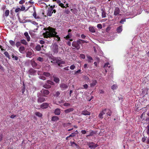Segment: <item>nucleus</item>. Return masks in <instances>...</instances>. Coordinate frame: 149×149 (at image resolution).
Here are the masks:
<instances>
[{
	"mask_svg": "<svg viewBox=\"0 0 149 149\" xmlns=\"http://www.w3.org/2000/svg\"><path fill=\"white\" fill-rule=\"evenodd\" d=\"M97 27L99 29H101L102 28V26L101 24H99L97 25Z\"/></svg>",
	"mask_w": 149,
	"mask_h": 149,
	"instance_id": "52",
	"label": "nucleus"
},
{
	"mask_svg": "<svg viewBox=\"0 0 149 149\" xmlns=\"http://www.w3.org/2000/svg\"><path fill=\"white\" fill-rule=\"evenodd\" d=\"M80 57L83 59H84L85 58V56L83 54H81L80 56Z\"/></svg>",
	"mask_w": 149,
	"mask_h": 149,
	"instance_id": "60",
	"label": "nucleus"
},
{
	"mask_svg": "<svg viewBox=\"0 0 149 149\" xmlns=\"http://www.w3.org/2000/svg\"><path fill=\"white\" fill-rule=\"evenodd\" d=\"M21 44L20 42L17 41L16 42L15 45L17 47H18L19 46H20L21 45Z\"/></svg>",
	"mask_w": 149,
	"mask_h": 149,
	"instance_id": "37",
	"label": "nucleus"
},
{
	"mask_svg": "<svg viewBox=\"0 0 149 149\" xmlns=\"http://www.w3.org/2000/svg\"><path fill=\"white\" fill-rule=\"evenodd\" d=\"M72 35L70 33H68V35L64 37V38L67 40H70V41H72V39L71 38Z\"/></svg>",
	"mask_w": 149,
	"mask_h": 149,
	"instance_id": "11",
	"label": "nucleus"
},
{
	"mask_svg": "<svg viewBox=\"0 0 149 149\" xmlns=\"http://www.w3.org/2000/svg\"><path fill=\"white\" fill-rule=\"evenodd\" d=\"M63 105L65 106L68 107L70 105V104L68 103H65Z\"/></svg>",
	"mask_w": 149,
	"mask_h": 149,
	"instance_id": "59",
	"label": "nucleus"
},
{
	"mask_svg": "<svg viewBox=\"0 0 149 149\" xmlns=\"http://www.w3.org/2000/svg\"><path fill=\"white\" fill-rule=\"evenodd\" d=\"M38 102L41 103L45 101V99L44 97H39L38 94Z\"/></svg>",
	"mask_w": 149,
	"mask_h": 149,
	"instance_id": "14",
	"label": "nucleus"
},
{
	"mask_svg": "<svg viewBox=\"0 0 149 149\" xmlns=\"http://www.w3.org/2000/svg\"><path fill=\"white\" fill-rule=\"evenodd\" d=\"M39 43L41 44H43L45 43V42L43 40H40Z\"/></svg>",
	"mask_w": 149,
	"mask_h": 149,
	"instance_id": "64",
	"label": "nucleus"
},
{
	"mask_svg": "<svg viewBox=\"0 0 149 149\" xmlns=\"http://www.w3.org/2000/svg\"><path fill=\"white\" fill-rule=\"evenodd\" d=\"M49 106V104L47 103H44L41 105V107L42 109H46Z\"/></svg>",
	"mask_w": 149,
	"mask_h": 149,
	"instance_id": "16",
	"label": "nucleus"
},
{
	"mask_svg": "<svg viewBox=\"0 0 149 149\" xmlns=\"http://www.w3.org/2000/svg\"><path fill=\"white\" fill-rule=\"evenodd\" d=\"M51 50L54 53V54H57L58 52L59 49L58 46L56 43L52 44L51 46ZM59 50H61L60 52H59V53L61 54L63 52L64 50L62 47L59 48Z\"/></svg>",
	"mask_w": 149,
	"mask_h": 149,
	"instance_id": "2",
	"label": "nucleus"
},
{
	"mask_svg": "<svg viewBox=\"0 0 149 149\" xmlns=\"http://www.w3.org/2000/svg\"><path fill=\"white\" fill-rule=\"evenodd\" d=\"M106 17V13L105 12H103L102 13V18H104Z\"/></svg>",
	"mask_w": 149,
	"mask_h": 149,
	"instance_id": "45",
	"label": "nucleus"
},
{
	"mask_svg": "<svg viewBox=\"0 0 149 149\" xmlns=\"http://www.w3.org/2000/svg\"><path fill=\"white\" fill-rule=\"evenodd\" d=\"M86 132V131L85 130H82L81 131V133L83 134H85Z\"/></svg>",
	"mask_w": 149,
	"mask_h": 149,
	"instance_id": "63",
	"label": "nucleus"
},
{
	"mask_svg": "<svg viewBox=\"0 0 149 149\" xmlns=\"http://www.w3.org/2000/svg\"><path fill=\"white\" fill-rule=\"evenodd\" d=\"M26 11L28 10L30 8H31L32 9H33L34 13L33 14V17L36 19H39L40 18L39 16H36V10H35V7L34 6H32L31 5V6H26Z\"/></svg>",
	"mask_w": 149,
	"mask_h": 149,
	"instance_id": "4",
	"label": "nucleus"
},
{
	"mask_svg": "<svg viewBox=\"0 0 149 149\" xmlns=\"http://www.w3.org/2000/svg\"><path fill=\"white\" fill-rule=\"evenodd\" d=\"M105 113L107 116H110L111 114V111L109 109H105Z\"/></svg>",
	"mask_w": 149,
	"mask_h": 149,
	"instance_id": "17",
	"label": "nucleus"
},
{
	"mask_svg": "<svg viewBox=\"0 0 149 149\" xmlns=\"http://www.w3.org/2000/svg\"><path fill=\"white\" fill-rule=\"evenodd\" d=\"M74 109L72 108H69L68 109L65 110L64 111L66 113H68L72 111H73Z\"/></svg>",
	"mask_w": 149,
	"mask_h": 149,
	"instance_id": "28",
	"label": "nucleus"
},
{
	"mask_svg": "<svg viewBox=\"0 0 149 149\" xmlns=\"http://www.w3.org/2000/svg\"><path fill=\"white\" fill-rule=\"evenodd\" d=\"M43 87L45 88L48 89L51 88V86L47 85V84H45L43 86Z\"/></svg>",
	"mask_w": 149,
	"mask_h": 149,
	"instance_id": "36",
	"label": "nucleus"
},
{
	"mask_svg": "<svg viewBox=\"0 0 149 149\" xmlns=\"http://www.w3.org/2000/svg\"><path fill=\"white\" fill-rule=\"evenodd\" d=\"M97 81L96 80H93L92 82L90 84V86L91 87H94L96 84Z\"/></svg>",
	"mask_w": 149,
	"mask_h": 149,
	"instance_id": "25",
	"label": "nucleus"
},
{
	"mask_svg": "<svg viewBox=\"0 0 149 149\" xmlns=\"http://www.w3.org/2000/svg\"><path fill=\"white\" fill-rule=\"evenodd\" d=\"M40 92L44 96H46V95H48L49 92L47 90L42 89L41 91Z\"/></svg>",
	"mask_w": 149,
	"mask_h": 149,
	"instance_id": "7",
	"label": "nucleus"
},
{
	"mask_svg": "<svg viewBox=\"0 0 149 149\" xmlns=\"http://www.w3.org/2000/svg\"><path fill=\"white\" fill-rule=\"evenodd\" d=\"M31 23L36 26V28L34 29L33 31V32H36V31L38 30V28L39 27V26L38 25V23L33 21H32L31 22Z\"/></svg>",
	"mask_w": 149,
	"mask_h": 149,
	"instance_id": "8",
	"label": "nucleus"
},
{
	"mask_svg": "<svg viewBox=\"0 0 149 149\" xmlns=\"http://www.w3.org/2000/svg\"><path fill=\"white\" fill-rule=\"evenodd\" d=\"M24 35L26 37L27 41H30V38L29 36L28 33L27 32H26L24 33Z\"/></svg>",
	"mask_w": 149,
	"mask_h": 149,
	"instance_id": "20",
	"label": "nucleus"
},
{
	"mask_svg": "<svg viewBox=\"0 0 149 149\" xmlns=\"http://www.w3.org/2000/svg\"><path fill=\"white\" fill-rule=\"evenodd\" d=\"M20 42L21 44L22 43L25 45H26L28 44L26 40L24 39L21 40Z\"/></svg>",
	"mask_w": 149,
	"mask_h": 149,
	"instance_id": "31",
	"label": "nucleus"
},
{
	"mask_svg": "<svg viewBox=\"0 0 149 149\" xmlns=\"http://www.w3.org/2000/svg\"><path fill=\"white\" fill-rule=\"evenodd\" d=\"M39 77L40 79H42L43 80H45L46 79V78L45 77H44L43 76H39Z\"/></svg>",
	"mask_w": 149,
	"mask_h": 149,
	"instance_id": "51",
	"label": "nucleus"
},
{
	"mask_svg": "<svg viewBox=\"0 0 149 149\" xmlns=\"http://www.w3.org/2000/svg\"><path fill=\"white\" fill-rule=\"evenodd\" d=\"M83 86L84 87V88L85 89H87L88 86V85L86 84H85Z\"/></svg>",
	"mask_w": 149,
	"mask_h": 149,
	"instance_id": "61",
	"label": "nucleus"
},
{
	"mask_svg": "<svg viewBox=\"0 0 149 149\" xmlns=\"http://www.w3.org/2000/svg\"><path fill=\"white\" fill-rule=\"evenodd\" d=\"M9 11L8 10H6L4 13V15L6 17H7L9 15Z\"/></svg>",
	"mask_w": 149,
	"mask_h": 149,
	"instance_id": "38",
	"label": "nucleus"
},
{
	"mask_svg": "<svg viewBox=\"0 0 149 149\" xmlns=\"http://www.w3.org/2000/svg\"><path fill=\"white\" fill-rule=\"evenodd\" d=\"M126 19H122L120 21V23L121 24H123L124 22H125Z\"/></svg>",
	"mask_w": 149,
	"mask_h": 149,
	"instance_id": "54",
	"label": "nucleus"
},
{
	"mask_svg": "<svg viewBox=\"0 0 149 149\" xmlns=\"http://www.w3.org/2000/svg\"><path fill=\"white\" fill-rule=\"evenodd\" d=\"M61 92L59 91H57L55 93L54 95V96L56 97H58L60 94Z\"/></svg>",
	"mask_w": 149,
	"mask_h": 149,
	"instance_id": "39",
	"label": "nucleus"
},
{
	"mask_svg": "<svg viewBox=\"0 0 149 149\" xmlns=\"http://www.w3.org/2000/svg\"><path fill=\"white\" fill-rule=\"evenodd\" d=\"M122 26H119L116 29V31L118 33H120L122 31Z\"/></svg>",
	"mask_w": 149,
	"mask_h": 149,
	"instance_id": "27",
	"label": "nucleus"
},
{
	"mask_svg": "<svg viewBox=\"0 0 149 149\" xmlns=\"http://www.w3.org/2000/svg\"><path fill=\"white\" fill-rule=\"evenodd\" d=\"M81 44L79 39L77 41H73L72 43V45L73 47H75L77 49H79L80 47V45Z\"/></svg>",
	"mask_w": 149,
	"mask_h": 149,
	"instance_id": "3",
	"label": "nucleus"
},
{
	"mask_svg": "<svg viewBox=\"0 0 149 149\" xmlns=\"http://www.w3.org/2000/svg\"><path fill=\"white\" fill-rule=\"evenodd\" d=\"M36 116L39 117H41L42 116V114L39 112H36L35 113Z\"/></svg>",
	"mask_w": 149,
	"mask_h": 149,
	"instance_id": "40",
	"label": "nucleus"
},
{
	"mask_svg": "<svg viewBox=\"0 0 149 149\" xmlns=\"http://www.w3.org/2000/svg\"><path fill=\"white\" fill-rule=\"evenodd\" d=\"M75 133L74 132L72 133L71 134H70L69 136H68V137H74L75 136Z\"/></svg>",
	"mask_w": 149,
	"mask_h": 149,
	"instance_id": "55",
	"label": "nucleus"
},
{
	"mask_svg": "<svg viewBox=\"0 0 149 149\" xmlns=\"http://www.w3.org/2000/svg\"><path fill=\"white\" fill-rule=\"evenodd\" d=\"M60 87L62 90H64L67 89L68 86L66 84L62 83L60 84Z\"/></svg>",
	"mask_w": 149,
	"mask_h": 149,
	"instance_id": "9",
	"label": "nucleus"
},
{
	"mask_svg": "<svg viewBox=\"0 0 149 149\" xmlns=\"http://www.w3.org/2000/svg\"><path fill=\"white\" fill-rule=\"evenodd\" d=\"M59 119V118L58 116H54L52 117L51 120L52 121H55L58 120Z\"/></svg>",
	"mask_w": 149,
	"mask_h": 149,
	"instance_id": "22",
	"label": "nucleus"
},
{
	"mask_svg": "<svg viewBox=\"0 0 149 149\" xmlns=\"http://www.w3.org/2000/svg\"><path fill=\"white\" fill-rule=\"evenodd\" d=\"M89 29V31L92 33H94L95 32L94 28L92 26L90 27Z\"/></svg>",
	"mask_w": 149,
	"mask_h": 149,
	"instance_id": "29",
	"label": "nucleus"
},
{
	"mask_svg": "<svg viewBox=\"0 0 149 149\" xmlns=\"http://www.w3.org/2000/svg\"><path fill=\"white\" fill-rule=\"evenodd\" d=\"M70 12V11L68 9H65V12L67 14H68Z\"/></svg>",
	"mask_w": 149,
	"mask_h": 149,
	"instance_id": "62",
	"label": "nucleus"
},
{
	"mask_svg": "<svg viewBox=\"0 0 149 149\" xmlns=\"http://www.w3.org/2000/svg\"><path fill=\"white\" fill-rule=\"evenodd\" d=\"M47 83L48 84H49L51 85H53L54 83L52 81L50 80H48L47 81Z\"/></svg>",
	"mask_w": 149,
	"mask_h": 149,
	"instance_id": "50",
	"label": "nucleus"
},
{
	"mask_svg": "<svg viewBox=\"0 0 149 149\" xmlns=\"http://www.w3.org/2000/svg\"><path fill=\"white\" fill-rule=\"evenodd\" d=\"M20 11H21V10L19 8H16L15 10V11L16 13Z\"/></svg>",
	"mask_w": 149,
	"mask_h": 149,
	"instance_id": "56",
	"label": "nucleus"
},
{
	"mask_svg": "<svg viewBox=\"0 0 149 149\" xmlns=\"http://www.w3.org/2000/svg\"><path fill=\"white\" fill-rule=\"evenodd\" d=\"M54 80L55 82L57 83H59L60 81L59 78L57 77H54Z\"/></svg>",
	"mask_w": 149,
	"mask_h": 149,
	"instance_id": "33",
	"label": "nucleus"
},
{
	"mask_svg": "<svg viewBox=\"0 0 149 149\" xmlns=\"http://www.w3.org/2000/svg\"><path fill=\"white\" fill-rule=\"evenodd\" d=\"M31 65L33 68H35L37 66V63L33 61H31Z\"/></svg>",
	"mask_w": 149,
	"mask_h": 149,
	"instance_id": "35",
	"label": "nucleus"
},
{
	"mask_svg": "<svg viewBox=\"0 0 149 149\" xmlns=\"http://www.w3.org/2000/svg\"><path fill=\"white\" fill-rule=\"evenodd\" d=\"M81 114L84 115H90V113L87 111H83Z\"/></svg>",
	"mask_w": 149,
	"mask_h": 149,
	"instance_id": "24",
	"label": "nucleus"
},
{
	"mask_svg": "<svg viewBox=\"0 0 149 149\" xmlns=\"http://www.w3.org/2000/svg\"><path fill=\"white\" fill-rule=\"evenodd\" d=\"M81 44L84 43H88V41L84 40H81L79 39Z\"/></svg>",
	"mask_w": 149,
	"mask_h": 149,
	"instance_id": "49",
	"label": "nucleus"
},
{
	"mask_svg": "<svg viewBox=\"0 0 149 149\" xmlns=\"http://www.w3.org/2000/svg\"><path fill=\"white\" fill-rule=\"evenodd\" d=\"M25 48L23 46H21L19 49V52L22 53H24L25 52Z\"/></svg>",
	"mask_w": 149,
	"mask_h": 149,
	"instance_id": "18",
	"label": "nucleus"
},
{
	"mask_svg": "<svg viewBox=\"0 0 149 149\" xmlns=\"http://www.w3.org/2000/svg\"><path fill=\"white\" fill-rule=\"evenodd\" d=\"M37 60L39 61L42 62L44 61V59L43 58L41 57H39L37 59Z\"/></svg>",
	"mask_w": 149,
	"mask_h": 149,
	"instance_id": "42",
	"label": "nucleus"
},
{
	"mask_svg": "<svg viewBox=\"0 0 149 149\" xmlns=\"http://www.w3.org/2000/svg\"><path fill=\"white\" fill-rule=\"evenodd\" d=\"M12 58H13V59L16 61H17L18 60V57L14 55H12Z\"/></svg>",
	"mask_w": 149,
	"mask_h": 149,
	"instance_id": "44",
	"label": "nucleus"
},
{
	"mask_svg": "<svg viewBox=\"0 0 149 149\" xmlns=\"http://www.w3.org/2000/svg\"><path fill=\"white\" fill-rule=\"evenodd\" d=\"M4 54L7 57L9 58V59L10 58V56L8 52H5L4 53Z\"/></svg>",
	"mask_w": 149,
	"mask_h": 149,
	"instance_id": "43",
	"label": "nucleus"
},
{
	"mask_svg": "<svg viewBox=\"0 0 149 149\" xmlns=\"http://www.w3.org/2000/svg\"><path fill=\"white\" fill-rule=\"evenodd\" d=\"M88 61L89 62L91 63L93 62V59L90 56H87Z\"/></svg>",
	"mask_w": 149,
	"mask_h": 149,
	"instance_id": "34",
	"label": "nucleus"
},
{
	"mask_svg": "<svg viewBox=\"0 0 149 149\" xmlns=\"http://www.w3.org/2000/svg\"><path fill=\"white\" fill-rule=\"evenodd\" d=\"M105 114H106L105 110L104 109L100 112L99 115L98 117L102 119L103 118V116Z\"/></svg>",
	"mask_w": 149,
	"mask_h": 149,
	"instance_id": "12",
	"label": "nucleus"
},
{
	"mask_svg": "<svg viewBox=\"0 0 149 149\" xmlns=\"http://www.w3.org/2000/svg\"><path fill=\"white\" fill-rule=\"evenodd\" d=\"M117 86L116 85H114L111 86V89L113 90H114L117 88Z\"/></svg>",
	"mask_w": 149,
	"mask_h": 149,
	"instance_id": "47",
	"label": "nucleus"
},
{
	"mask_svg": "<svg viewBox=\"0 0 149 149\" xmlns=\"http://www.w3.org/2000/svg\"><path fill=\"white\" fill-rule=\"evenodd\" d=\"M55 1L62 8H64L65 7V6H64V4L62 3H61L60 0H55Z\"/></svg>",
	"mask_w": 149,
	"mask_h": 149,
	"instance_id": "15",
	"label": "nucleus"
},
{
	"mask_svg": "<svg viewBox=\"0 0 149 149\" xmlns=\"http://www.w3.org/2000/svg\"><path fill=\"white\" fill-rule=\"evenodd\" d=\"M33 56V53L32 52V50H30L27 53L26 56L27 57L31 58Z\"/></svg>",
	"mask_w": 149,
	"mask_h": 149,
	"instance_id": "21",
	"label": "nucleus"
},
{
	"mask_svg": "<svg viewBox=\"0 0 149 149\" xmlns=\"http://www.w3.org/2000/svg\"><path fill=\"white\" fill-rule=\"evenodd\" d=\"M75 68V67L74 65H71L70 67V69L72 70H73Z\"/></svg>",
	"mask_w": 149,
	"mask_h": 149,
	"instance_id": "53",
	"label": "nucleus"
},
{
	"mask_svg": "<svg viewBox=\"0 0 149 149\" xmlns=\"http://www.w3.org/2000/svg\"><path fill=\"white\" fill-rule=\"evenodd\" d=\"M110 67L109 65V63H106L104 65V67L106 68L107 67L110 68Z\"/></svg>",
	"mask_w": 149,
	"mask_h": 149,
	"instance_id": "46",
	"label": "nucleus"
},
{
	"mask_svg": "<svg viewBox=\"0 0 149 149\" xmlns=\"http://www.w3.org/2000/svg\"><path fill=\"white\" fill-rule=\"evenodd\" d=\"M9 42L10 45L13 47L15 46V42L11 40H10L9 41Z\"/></svg>",
	"mask_w": 149,
	"mask_h": 149,
	"instance_id": "30",
	"label": "nucleus"
},
{
	"mask_svg": "<svg viewBox=\"0 0 149 149\" xmlns=\"http://www.w3.org/2000/svg\"><path fill=\"white\" fill-rule=\"evenodd\" d=\"M44 30L46 31L45 32L43 33V34L44 38H47L51 37H55L57 38L56 40L58 41L60 40V38L58 35H56L57 33L56 32L54 29L49 27L47 29L44 28Z\"/></svg>",
	"mask_w": 149,
	"mask_h": 149,
	"instance_id": "1",
	"label": "nucleus"
},
{
	"mask_svg": "<svg viewBox=\"0 0 149 149\" xmlns=\"http://www.w3.org/2000/svg\"><path fill=\"white\" fill-rule=\"evenodd\" d=\"M43 74L47 77H51V74L49 72H44Z\"/></svg>",
	"mask_w": 149,
	"mask_h": 149,
	"instance_id": "32",
	"label": "nucleus"
},
{
	"mask_svg": "<svg viewBox=\"0 0 149 149\" xmlns=\"http://www.w3.org/2000/svg\"><path fill=\"white\" fill-rule=\"evenodd\" d=\"M53 60L55 61L58 64V65L60 67H61L60 64H65V62L64 61L58 58H55L54 60Z\"/></svg>",
	"mask_w": 149,
	"mask_h": 149,
	"instance_id": "6",
	"label": "nucleus"
},
{
	"mask_svg": "<svg viewBox=\"0 0 149 149\" xmlns=\"http://www.w3.org/2000/svg\"><path fill=\"white\" fill-rule=\"evenodd\" d=\"M61 109L58 108L56 109L54 111V113L55 115H59L60 114Z\"/></svg>",
	"mask_w": 149,
	"mask_h": 149,
	"instance_id": "19",
	"label": "nucleus"
},
{
	"mask_svg": "<svg viewBox=\"0 0 149 149\" xmlns=\"http://www.w3.org/2000/svg\"><path fill=\"white\" fill-rule=\"evenodd\" d=\"M54 6H51L49 8V10L47 14V16L49 17L51 16L52 15V14L53 13H55L56 12V10H55L53 9L54 8Z\"/></svg>",
	"mask_w": 149,
	"mask_h": 149,
	"instance_id": "5",
	"label": "nucleus"
},
{
	"mask_svg": "<svg viewBox=\"0 0 149 149\" xmlns=\"http://www.w3.org/2000/svg\"><path fill=\"white\" fill-rule=\"evenodd\" d=\"M88 147L89 148L93 149L95 148L96 147L98 146L97 144H95L93 142L89 143L88 144Z\"/></svg>",
	"mask_w": 149,
	"mask_h": 149,
	"instance_id": "10",
	"label": "nucleus"
},
{
	"mask_svg": "<svg viewBox=\"0 0 149 149\" xmlns=\"http://www.w3.org/2000/svg\"><path fill=\"white\" fill-rule=\"evenodd\" d=\"M20 7L21 8H20V9L21 10V11H24L25 9V7L23 5H22V6H20Z\"/></svg>",
	"mask_w": 149,
	"mask_h": 149,
	"instance_id": "48",
	"label": "nucleus"
},
{
	"mask_svg": "<svg viewBox=\"0 0 149 149\" xmlns=\"http://www.w3.org/2000/svg\"><path fill=\"white\" fill-rule=\"evenodd\" d=\"M147 128L148 129V130L147 131V134L149 135V124L147 126Z\"/></svg>",
	"mask_w": 149,
	"mask_h": 149,
	"instance_id": "57",
	"label": "nucleus"
},
{
	"mask_svg": "<svg viewBox=\"0 0 149 149\" xmlns=\"http://www.w3.org/2000/svg\"><path fill=\"white\" fill-rule=\"evenodd\" d=\"M29 74L31 75H34L36 73V71L33 69H30L29 71Z\"/></svg>",
	"mask_w": 149,
	"mask_h": 149,
	"instance_id": "23",
	"label": "nucleus"
},
{
	"mask_svg": "<svg viewBox=\"0 0 149 149\" xmlns=\"http://www.w3.org/2000/svg\"><path fill=\"white\" fill-rule=\"evenodd\" d=\"M120 12L119 8L116 7L115 9L114 13V15L116 16L119 14Z\"/></svg>",
	"mask_w": 149,
	"mask_h": 149,
	"instance_id": "13",
	"label": "nucleus"
},
{
	"mask_svg": "<svg viewBox=\"0 0 149 149\" xmlns=\"http://www.w3.org/2000/svg\"><path fill=\"white\" fill-rule=\"evenodd\" d=\"M34 3V2L32 1V0H30V1L28 2H26V5L27 6L28 5H29V6H31V5L32 6H33L32 5Z\"/></svg>",
	"mask_w": 149,
	"mask_h": 149,
	"instance_id": "26",
	"label": "nucleus"
},
{
	"mask_svg": "<svg viewBox=\"0 0 149 149\" xmlns=\"http://www.w3.org/2000/svg\"><path fill=\"white\" fill-rule=\"evenodd\" d=\"M25 2L24 0H21L19 2V3L20 4H22Z\"/></svg>",
	"mask_w": 149,
	"mask_h": 149,
	"instance_id": "58",
	"label": "nucleus"
},
{
	"mask_svg": "<svg viewBox=\"0 0 149 149\" xmlns=\"http://www.w3.org/2000/svg\"><path fill=\"white\" fill-rule=\"evenodd\" d=\"M36 49L38 51H40L41 50V47L40 45H38L36 47Z\"/></svg>",
	"mask_w": 149,
	"mask_h": 149,
	"instance_id": "41",
	"label": "nucleus"
}]
</instances>
